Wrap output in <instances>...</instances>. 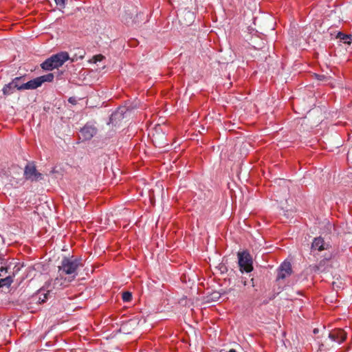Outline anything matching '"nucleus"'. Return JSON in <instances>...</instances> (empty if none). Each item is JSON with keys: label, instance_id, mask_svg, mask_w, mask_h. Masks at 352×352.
I'll list each match as a JSON object with an SVG mask.
<instances>
[{"label": "nucleus", "instance_id": "obj_1", "mask_svg": "<svg viewBox=\"0 0 352 352\" xmlns=\"http://www.w3.org/2000/svg\"><path fill=\"white\" fill-rule=\"evenodd\" d=\"M80 263L77 259L64 257L61 261V265L58 266V272L70 276L68 282L73 280L78 275L77 270Z\"/></svg>", "mask_w": 352, "mask_h": 352}, {"label": "nucleus", "instance_id": "obj_2", "mask_svg": "<svg viewBox=\"0 0 352 352\" xmlns=\"http://www.w3.org/2000/svg\"><path fill=\"white\" fill-rule=\"evenodd\" d=\"M69 58L68 53L62 52L47 58L41 63V67L44 70L52 71L61 67Z\"/></svg>", "mask_w": 352, "mask_h": 352}, {"label": "nucleus", "instance_id": "obj_3", "mask_svg": "<svg viewBox=\"0 0 352 352\" xmlns=\"http://www.w3.org/2000/svg\"><path fill=\"white\" fill-rule=\"evenodd\" d=\"M24 177L26 180L38 182L43 179V175L39 173L34 162H28L24 168Z\"/></svg>", "mask_w": 352, "mask_h": 352}, {"label": "nucleus", "instance_id": "obj_4", "mask_svg": "<svg viewBox=\"0 0 352 352\" xmlns=\"http://www.w3.org/2000/svg\"><path fill=\"white\" fill-rule=\"evenodd\" d=\"M332 257V254L329 252V254H324V258L321 260L318 264L310 265L308 270L311 273H326L328 272L331 265H329V261Z\"/></svg>", "mask_w": 352, "mask_h": 352}, {"label": "nucleus", "instance_id": "obj_5", "mask_svg": "<svg viewBox=\"0 0 352 352\" xmlns=\"http://www.w3.org/2000/svg\"><path fill=\"white\" fill-rule=\"evenodd\" d=\"M239 265L240 271L243 272H250L253 270L252 259L250 254L246 252H238Z\"/></svg>", "mask_w": 352, "mask_h": 352}, {"label": "nucleus", "instance_id": "obj_6", "mask_svg": "<svg viewBox=\"0 0 352 352\" xmlns=\"http://www.w3.org/2000/svg\"><path fill=\"white\" fill-rule=\"evenodd\" d=\"M54 76L52 73H49L46 75L41 76L33 80L28 81V85L26 87H29L30 89H35L42 85L45 82H52Z\"/></svg>", "mask_w": 352, "mask_h": 352}, {"label": "nucleus", "instance_id": "obj_7", "mask_svg": "<svg viewBox=\"0 0 352 352\" xmlns=\"http://www.w3.org/2000/svg\"><path fill=\"white\" fill-rule=\"evenodd\" d=\"M18 80H19L18 78H14L12 80V82L6 85L2 89L3 94L4 95H10V94H13L14 89H16L19 91L30 89L29 87L25 86L26 85H28V82H26V84L20 85L17 84Z\"/></svg>", "mask_w": 352, "mask_h": 352}, {"label": "nucleus", "instance_id": "obj_8", "mask_svg": "<svg viewBox=\"0 0 352 352\" xmlns=\"http://www.w3.org/2000/svg\"><path fill=\"white\" fill-rule=\"evenodd\" d=\"M331 248V245L324 241V239L319 236L314 238L311 243V252L318 251L322 252L323 250H328Z\"/></svg>", "mask_w": 352, "mask_h": 352}, {"label": "nucleus", "instance_id": "obj_9", "mask_svg": "<svg viewBox=\"0 0 352 352\" xmlns=\"http://www.w3.org/2000/svg\"><path fill=\"white\" fill-rule=\"evenodd\" d=\"M292 273V265L289 261H285L279 267L277 280L284 279Z\"/></svg>", "mask_w": 352, "mask_h": 352}, {"label": "nucleus", "instance_id": "obj_10", "mask_svg": "<svg viewBox=\"0 0 352 352\" xmlns=\"http://www.w3.org/2000/svg\"><path fill=\"white\" fill-rule=\"evenodd\" d=\"M97 133L96 127L87 123L80 130V135L84 140H91Z\"/></svg>", "mask_w": 352, "mask_h": 352}, {"label": "nucleus", "instance_id": "obj_11", "mask_svg": "<svg viewBox=\"0 0 352 352\" xmlns=\"http://www.w3.org/2000/svg\"><path fill=\"white\" fill-rule=\"evenodd\" d=\"M50 285H47V289L43 287L40 289L38 292L33 296L34 300H36L38 303L41 304L46 301L52 291V289H49Z\"/></svg>", "mask_w": 352, "mask_h": 352}, {"label": "nucleus", "instance_id": "obj_12", "mask_svg": "<svg viewBox=\"0 0 352 352\" xmlns=\"http://www.w3.org/2000/svg\"><path fill=\"white\" fill-rule=\"evenodd\" d=\"M329 338L331 340L340 344L345 340L346 338V333L343 329H335L329 333Z\"/></svg>", "mask_w": 352, "mask_h": 352}, {"label": "nucleus", "instance_id": "obj_13", "mask_svg": "<svg viewBox=\"0 0 352 352\" xmlns=\"http://www.w3.org/2000/svg\"><path fill=\"white\" fill-rule=\"evenodd\" d=\"M8 272V268L6 266L1 265L0 266V287L3 286L9 287L13 282V278L10 276H7L3 278V276L6 274Z\"/></svg>", "mask_w": 352, "mask_h": 352}, {"label": "nucleus", "instance_id": "obj_14", "mask_svg": "<svg viewBox=\"0 0 352 352\" xmlns=\"http://www.w3.org/2000/svg\"><path fill=\"white\" fill-rule=\"evenodd\" d=\"M194 20V14L190 11H184L179 15V21L185 25H190Z\"/></svg>", "mask_w": 352, "mask_h": 352}, {"label": "nucleus", "instance_id": "obj_15", "mask_svg": "<svg viewBox=\"0 0 352 352\" xmlns=\"http://www.w3.org/2000/svg\"><path fill=\"white\" fill-rule=\"evenodd\" d=\"M68 282V280H67L66 278H63L61 276V273L60 274L59 277H56L53 280V286H50L49 289H59L63 286L65 285V283ZM47 285H50V283H49Z\"/></svg>", "mask_w": 352, "mask_h": 352}, {"label": "nucleus", "instance_id": "obj_16", "mask_svg": "<svg viewBox=\"0 0 352 352\" xmlns=\"http://www.w3.org/2000/svg\"><path fill=\"white\" fill-rule=\"evenodd\" d=\"M336 38H339L341 42L346 45H351L352 41V35L345 34L342 32H338Z\"/></svg>", "mask_w": 352, "mask_h": 352}, {"label": "nucleus", "instance_id": "obj_17", "mask_svg": "<svg viewBox=\"0 0 352 352\" xmlns=\"http://www.w3.org/2000/svg\"><path fill=\"white\" fill-rule=\"evenodd\" d=\"M122 298L124 302H130L132 300V294L130 292H124L122 294Z\"/></svg>", "mask_w": 352, "mask_h": 352}, {"label": "nucleus", "instance_id": "obj_18", "mask_svg": "<svg viewBox=\"0 0 352 352\" xmlns=\"http://www.w3.org/2000/svg\"><path fill=\"white\" fill-rule=\"evenodd\" d=\"M265 20H267V23H269V28L272 30H274L276 22L274 21V18L272 16H270L269 17L265 19Z\"/></svg>", "mask_w": 352, "mask_h": 352}, {"label": "nucleus", "instance_id": "obj_19", "mask_svg": "<svg viewBox=\"0 0 352 352\" xmlns=\"http://www.w3.org/2000/svg\"><path fill=\"white\" fill-rule=\"evenodd\" d=\"M25 78H26L25 76H19V77H16L15 78L19 79V80L17 81V84H19L20 85H23V84H26V82H25Z\"/></svg>", "mask_w": 352, "mask_h": 352}, {"label": "nucleus", "instance_id": "obj_20", "mask_svg": "<svg viewBox=\"0 0 352 352\" xmlns=\"http://www.w3.org/2000/svg\"><path fill=\"white\" fill-rule=\"evenodd\" d=\"M55 3L57 6H60V8H64L65 5V1L67 0H54Z\"/></svg>", "mask_w": 352, "mask_h": 352}, {"label": "nucleus", "instance_id": "obj_21", "mask_svg": "<svg viewBox=\"0 0 352 352\" xmlns=\"http://www.w3.org/2000/svg\"><path fill=\"white\" fill-rule=\"evenodd\" d=\"M274 246L270 245V246H265V254H269L273 252Z\"/></svg>", "mask_w": 352, "mask_h": 352}, {"label": "nucleus", "instance_id": "obj_22", "mask_svg": "<svg viewBox=\"0 0 352 352\" xmlns=\"http://www.w3.org/2000/svg\"><path fill=\"white\" fill-rule=\"evenodd\" d=\"M316 76L319 80H324L327 79V77L324 75H316Z\"/></svg>", "mask_w": 352, "mask_h": 352}, {"label": "nucleus", "instance_id": "obj_23", "mask_svg": "<svg viewBox=\"0 0 352 352\" xmlns=\"http://www.w3.org/2000/svg\"><path fill=\"white\" fill-rule=\"evenodd\" d=\"M103 58V56L102 55H97L95 56V62L100 61Z\"/></svg>", "mask_w": 352, "mask_h": 352}, {"label": "nucleus", "instance_id": "obj_24", "mask_svg": "<svg viewBox=\"0 0 352 352\" xmlns=\"http://www.w3.org/2000/svg\"><path fill=\"white\" fill-rule=\"evenodd\" d=\"M318 332V329H314V333H317Z\"/></svg>", "mask_w": 352, "mask_h": 352}, {"label": "nucleus", "instance_id": "obj_25", "mask_svg": "<svg viewBox=\"0 0 352 352\" xmlns=\"http://www.w3.org/2000/svg\"><path fill=\"white\" fill-rule=\"evenodd\" d=\"M118 113L112 114L111 117V120H112L113 116H116Z\"/></svg>", "mask_w": 352, "mask_h": 352}, {"label": "nucleus", "instance_id": "obj_26", "mask_svg": "<svg viewBox=\"0 0 352 352\" xmlns=\"http://www.w3.org/2000/svg\"><path fill=\"white\" fill-rule=\"evenodd\" d=\"M69 102H71V103H73V102H74V100H73V99H72V98H70L69 99Z\"/></svg>", "mask_w": 352, "mask_h": 352}, {"label": "nucleus", "instance_id": "obj_27", "mask_svg": "<svg viewBox=\"0 0 352 352\" xmlns=\"http://www.w3.org/2000/svg\"><path fill=\"white\" fill-rule=\"evenodd\" d=\"M274 65L275 66H277V62H276V61H275L274 63H272V66H273Z\"/></svg>", "mask_w": 352, "mask_h": 352}, {"label": "nucleus", "instance_id": "obj_28", "mask_svg": "<svg viewBox=\"0 0 352 352\" xmlns=\"http://www.w3.org/2000/svg\"><path fill=\"white\" fill-rule=\"evenodd\" d=\"M265 246H270V244L267 245V242L265 241Z\"/></svg>", "mask_w": 352, "mask_h": 352}]
</instances>
